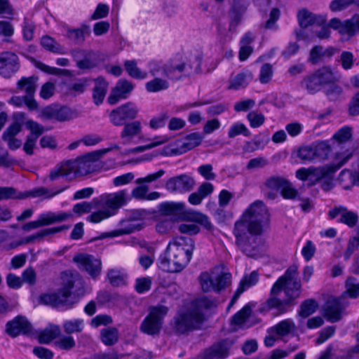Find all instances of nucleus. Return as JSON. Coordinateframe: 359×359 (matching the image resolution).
Segmentation results:
<instances>
[{"instance_id":"obj_56","label":"nucleus","mask_w":359,"mask_h":359,"mask_svg":"<svg viewBox=\"0 0 359 359\" xmlns=\"http://www.w3.org/2000/svg\"><path fill=\"white\" fill-rule=\"evenodd\" d=\"M55 345L60 349L69 351L76 346V341L72 336H62L55 341Z\"/></svg>"},{"instance_id":"obj_59","label":"nucleus","mask_w":359,"mask_h":359,"mask_svg":"<svg viewBox=\"0 0 359 359\" xmlns=\"http://www.w3.org/2000/svg\"><path fill=\"white\" fill-rule=\"evenodd\" d=\"M297 156L304 161L315 162L313 144L300 147L298 150Z\"/></svg>"},{"instance_id":"obj_60","label":"nucleus","mask_w":359,"mask_h":359,"mask_svg":"<svg viewBox=\"0 0 359 359\" xmlns=\"http://www.w3.org/2000/svg\"><path fill=\"white\" fill-rule=\"evenodd\" d=\"M89 79L86 78H82L76 81L71 83L68 89L70 92L74 93L75 95L83 93L86 87L88 86Z\"/></svg>"},{"instance_id":"obj_41","label":"nucleus","mask_w":359,"mask_h":359,"mask_svg":"<svg viewBox=\"0 0 359 359\" xmlns=\"http://www.w3.org/2000/svg\"><path fill=\"white\" fill-rule=\"evenodd\" d=\"M60 334V329L57 325H50L43 330L39 336L41 344H48L57 338Z\"/></svg>"},{"instance_id":"obj_46","label":"nucleus","mask_w":359,"mask_h":359,"mask_svg":"<svg viewBox=\"0 0 359 359\" xmlns=\"http://www.w3.org/2000/svg\"><path fill=\"white\" fill-rule=\"evenodd\" d=\"M63 329L68 334L81 332L83 329V320L81 319L65 320L63 323Z\"/></svg>"},{"instance_id":"obj_31","label":"nucleus","mask_w":359,"mask_h":359,"mask_svg":"<svg viewBox=\"0 0 359 359\" xmlns=\"http://www.w3.org/2000/svg\"><path fill=\"white\" fill-rule=\"evenodd\" d=\"M315 162L327 159L331 152V147L327 141L316 142L313 144Z\"/></svg>"},{"instance_id":"obj_30","label":"nucleus","mask_w":359,"mask_h":359,"mask_svg":"<svg viewBox=\"0 0 359 359\" xmlns=\"http://www.w3.org/2000/svg\"><path fill=\"white\" fill-rule=\"evenodd\" d=\"M252 79L250 72H241L229 80L228 88L229 90H238L247 87Z\"/></svg>"},{"instance_id":"obj_14","label":"nucleus","mask_w":359,"mask_h":359,"mask_svg":"<svg viewBox=\"0 0 359 359\" xmlns=\"http://www.w3.org/2000/svg\"><path fill=\"white\" fill-rule=\"evenodd\" d=\"M20 68L18 56L10 51L0 53V75L5 79H10Z\"/></svg>"},{"instance_id":"obj_15","label":"nucleus","mask_w":359,"mask_h":359,"mask_svg":"<svg viewBox=\"0 0 359 359\" xmlns=\"http://www.w3.org/2000/svg\"><path fill=\"white\" fill-rule=\"evenodd\" d=\"M195 184V180L191 177L183 174L168 179L165 188L170 192L182 194L191 191Z\"/></svg>"},{"instance_id":"obj_44","label":"nucleus","mask_w":359,"mask_h":359,"mask_svg":"<svg viewBox=\"0 0 359 359\" xmlns=\"http://www.w3.org/2000/svg\"><path fill=\"white\" fill-rule=\"evenodd\" d=\"M145 88L149 93H156L168 89L169 88V83L166 80L156 77L147 82L145 85Z\"/></svg>"},{"instance_id":"obj_28","label":"nucleus","mask_w":359,"mask_h":359,"mask_svg":"<svg viewBox=\"0 0 359 359\" xmlns=\"http://www.w3.org/2000/svg\"><path fill=\"white\" fill-rule=\"evenodd\" d=\"M91 29L89 25H82L76 29H67L66 36L76 44L83 43L86 38L90 36Z\"/></svg>"},{"instance_id":"obj_63","label":"nucleus","mask_w":359,"mask_h":359,"mask_svg":"<svg viewBox=\"0 0 359 359\" xmlns=\"http://www.w3.org/2000/svg\"><path fill=\"white\" fill-rule=\"evenodd\" d=\"M285 181L280 177H271L265 182V186L272 191H281Z\"/></svg>"},{"instance_id":"obj_3","label":"nucleus","mask_w":359,"mask_h":359,"mask_svg":"<svg viewBox=\"0 0 359 359\" xmlns=\"http://www.w3.org/2000/svg\"><path fill=\"white\" fill-rule=\"evenodd\" d=\"M108 151L96 150L76 159L63 161L50 172L49 179L55 181L60 177H65L72 180L93 172L96 170V162Z\"/></svg>"},{"instance_id":"obj_16","label":"nucleus","mask_w":359,"mask_h":359,"mask_svg":"<svg viewBox=\"0 0 359 359\" xmlns=\"http://www.w3.org/2000/svg\"><path fill=\"white\" fill-rule=\"evenodd\" d=\"M37 77L32 76L29 77H22L17 83V88L19 90H25L26 93V98L28 101L27 107L30 110H36L38 109V104L34 98L37 86Z\"/></svg>"},{"instance_id":"obj_9","label":"nucleus","mask_w":359,"mask_h":359,"mask_svg":"<svg viewBox=\"0 0 359 359\" xmlns=\"http://www.w3.org/2000/svg\"><path fill=\"white\" fill-rule=\"evenodd\" d=\"M297 266H290L273 284L271 288L272 294H279L284 290L287 299L286 303L289 306L295 304L294 300L299 298L302 293V284L297 279Z\"/></svg>"},{"instance_id":"obj_22","label":"nucleus","mask_w":359,"mask_h":359,"mask_svg":"<svg viewBox=\"0 0 359 359\" xmlns=\"http://www.w3.org/2000/svg\"><path fill=\"white\" fill-rule=\"evenodd\" d=\"M121 227L114 230L109 233H104L101 236V238L107 237H116L122 235L130 234L136 231L142 229V224L137 222L134 218L130 217L128 219L121 220L120 222Z\"/></svg>"},{"instance_id":"obj_39","label":"nucleus","mask_w":359,"mask_h":359,"mask_svg":"<svg viewBox=\"0 0 359 359\" xmlns=\"http://www.w3.org/2000/svg\"><path fill=\"white\" fill-rule=\"evenodd\" d=\"M256 306V303L250 302L243 306L233 316L232 321L236 325H242L250 317L252 309Z\"/></svg>"},{"instance_id":"obj_32","label":"nucleus","mask_w":359,"mask_h":359,"mask_svg":"<svg viewBox=\"0 0 359 359\" xmlns=\"http://www.w3.org/2000/svg\"><path fill=\"white\" fill-rule=\"evenodd\" d=\"M119 339L118 330L114 327H108L100 331V339L102 342L108 346L116 344Z\"/></svg>"},{"instance_id":"obj_36","label":"nucleus","mask_w":359,"mask_h":359,"mask_svg":"<svg viewBox=\"0 0 359 359\" xmlns=\"http://www.w3.org/2000/svg\"><path fill=\"white\" fill-rule=\"evenodd\" d=\"M203 138V135L199 134L198 133H194L188 135L184 139L183 142H182V144L180 146L181 152H186L198 146L201 143Z\"/></svg>"},{"instance_id":"obj_13","label":"nucleus","mask_w":359,"mask_h":359,"mask_svg":"<svg viewBox=\"0 0 359 359\" xmlns=\"http://www.w3.org/2000/svg\"><path fill=\"white\" fill-rule=\"evenodd\" d=\"M138 111L139 109L134 103L127 102L111 111L110 121L116 126H123L126 121L135 119Z\"/></svg>"},{"instance_id":"obj_49","label":"nucleus","mask_w":359,"mask_h":359,"mask_svg":"<svg viewBox=\"0 0 359 359\" xmlns=\"http://www.w3.org/2000/svg\"><path fill=\"white\" fill-rule=\"evenodd\" d=\"M22 27L23 39L27 41H32L34 39L35 32V25L34 22L27 17H25Z\"/></svg>"},{"instance_id":"obj_33","label":"nucleus","mask_w":359,"mask_h":359,"mask_svg":"<svg viewBox=\"0 0 359 359\" xmlns=\"http://www.w3.org/2000/svg\"><path fill=\"white\" fill-rule=\"evenodd\" d=\"M278 294H272L271 292V297L264 304L262 310H270L272 309H276L279 313H284L287 311V307L290 306L286 303L285 299L281 300L277 297Z\"/></svg>"},{"instance_id":"obj_34","label":"nucleus","mask_w":359,"mask_h":359,"mask_svg":"<svg viewBox=\"0 0 359 359\" xmlns=\"http://www.w3.org/2000/svg\"><path fill=\"white\" fill-rule=\"evenodd\" d=\"M219 205L217 208H215L216 206L215 203L209 202L207 205L209 210L212 212V214L215 219L219 222L222 223L224 222V189L222 190L219 195Z\"/></svg>"},{"instance_id":"obj_48","label":"nucleus","mask_w":359,"mask_h":359,"mask_svg":"<svg viewBox=\"0 0 359 359\" xmlns=\"http://www.w3.org/2000/svg\"><path fill=\"white\" fill-rule=\"evenodd\" d=\"M168 141V137L166 135L164 136H158L156 137L153 142L150 144L144 145V146H139L137 147H135L130 150L132 153H140L143 152L144 151L151 149L154 147H156L157 146L161 145Z\"/></svg>"},{"instance_id":"obj_51","label":"nucleus","mask_w":359,"mask_h":359,"mask_svg":"<svg viewBox=\"0 0 359 359\" xmlns=\"http://www.w3.org/2000/svg\"><path fill=\"white\" fill-rule=\"evenodd\" d=\"M322 85L332 83L336 79L331 69L328 67H323L315 72Z\"/></svg>"},{"instance_id":"obj_1","label":"nucleus","mask_w":359,"mask_h":359,"mask_svg":"<svg viewBox=\"0 0 359 359\" xmlns=\"http://www.w3.org/2000/svg\"><path fill=\"white\" fill-rule=\"evenodd\" d=\"M269 223V214L262 201H256L235 223L236 244L247 257L257 259L266 253L268 245L262 237Z\"/></svg>"},{"instance_id":"obj_11","label":"nucleus","mask_w":359,"mask_h":359,"mask_svg":"<svg viewBox=\"0 0 359 359\" xmlns=\"http://www.w3.org/2000/svg\"><path fill=\"white\" fill-rule=\"evenodd\" d=\"M168 311V308L163 305L150 307L149 314L141 323L140 330L149 335L158 334L162 327L163 318Z\"/></svg>"},{"instance_id":"obj_55","label":"nucleus","mask_w":359,"mask_h":359,"mask_svg":"<svg viewBox=\"0 0 359 359\" xmlns=\"http://www.w3.org/2000/svg\"><path fill=\"white\" fill-rule=\"evenodd\" d=\"M273 75V67L269 63H264L260 69L259 79L262 83L266 84L271 81Z\"/></svg>"},{"instance_id":"obj_58","label":"nucleus","mask_w":359,"mask_h":359,"mask_svg":"<svg viewBox=\"0 0 359 359\" xmlns=\"http://www.w3.org/2000/svg\"><path fill=\"white\" fill-rule=\"evenodd\" d=\"M229 137H234L238 135H243L245 137L250 135V132L246 128V126L242 123H236L233 124L229 130Z\"/></svg>"},{"instance_id":"obj_38","label":"nucleus","mask_w":359,"mask_h":359,"mask_svg":"<svg viewBox=\"0 0 359 359\" xmlns=\"http://www.w3.org/2000/svg\"><path fill=\"white\" fill-rule=\"evenodd\" d=\"M224 357V342L221 341L207 349L202 359H222Z\"/></svg>"},{"instance_id":"obj_24","label":"nucleus","mask_w":359,"mask_h":359,"mask_svg":"<svg viewBox=\"0 0 359 359\" xmlns=\"http://www.w3.org/2000/svg\"><path fill=\"white\" fill-rule=\"evenodd\" d=\"M249 5V0H234L233 6L229 12L230 30L234 29L240 23L241 16Z\"/></svg>"},{"instance_id":"obj_5","label":"nucleus","mask_w":359,"mask_h":359,"mask_svg":"<svg viewBox=\"0 0 359 359\" xmlns=\"http://www.w3.org/2000/svg\"><path fill=\"white\" fill-rule=\"evenodd\" d=\"M62 287L56 292L42 294L40 302L53 307L70 309L76 302L71 299L72 290L74 287H83V280L78 273H63L62 274Z\"/></svg>"},{"instance_id":"obj_42","label":"nucleus","mask_w":359,"mask_h":359,"mask_svg":"<svg viewBox=\"0 0 359 359\" xmlns=\"http://www.w3.org/2000/svg\"><path fill=\"white\" fill-rule=\"evenodd\" d=\"M302 86L310 94H314L320 90L323 85L314 73L313 74L304 78L302 81Z\"/></svg>"},{"instance_id":"obj_57","label":"nucleus","mask_w":359,"mask_h":359,"mask_svg":"<svg viewBox=\"0 0 359 359\" xmlns=\"http://www.w3.org/2000/svg\"><path fill=\"white\" fill-rule=\"evenodd\" d=\"M347 20L341 21L337 18H334L330 20L329 27L337 30L341 34H346L349 36L348 27L347 26Z\"/></svg>"},{"instance_id":"obj_43","label":"nucleus","mask_w":359,"mask_h":359,"mask_svg":"<svg viewBox=\"0 0 359 359\" xmlns=\"http://www.w3.org/2000/svg\"><path fill=\"white\" fill-rule=\"evenodd\" d=\"M27 194L19 193L15 189L11 187H0V201L8 199H23L27 198Z\"/></svg>"},{"instance_id":"obj_53","label":"nucleus","mask_w":359,"mask_h":359,"mask_svg":"<svg viewBox=\"0 0 359 359\" xmlns=\"http://www.w3.org/2000/svg\"><path fill=\"white\" fill-rule=\"evenodd\" d=\"M259 281V273L256 271H253L250 275L245 276L241 280L239 288L243 290V292L248 288L255 285Z\"/></svg>"},{"instance_id":"obj_2","label":"nucleus","mask_w":359,"mask_h":359,"mask_svg":"<svg viewBox=\"0 0 359 359\" xmlns=\"http://www.w3.org/2000/svg\"><path fill=\"white\" fill-rule=\"evenodd\" d=\"M130 199L127 189L111 194H103L99 197L93 198L91 201L76 203L73 207V212L81 215L99 208L98 210L92 212L86 218L87 221L97 224L116 215L118 210L126 205Z\"/></svg>"},{"instance_id":"obj_6","label":"nucleus","mask_w":359,"mask_h":359,"mask_svg":"<svg viewBox=\"0 0 359 359\" xmlns=\"http://www.w3.org/2000/svg\"><path fill=\"white\" fill-rule=\"evenodd\" d=\"M215 305L208 297H201L192 302L187 312L175 318V330L183 334L194 329H199L205 320V311Z\"/></svg>"},{"instance_id":"obj_20","label":"nucleus","mask_w":359,"mask_h":359,"mask_svg":"<svg viewBox=\"0 0 359 359\" xmlns=\"http://www.w3.org/2000/svg\"><path fill=\"white\" fill-rule=\"evenodd\" d=\"M348 155L337 165H324L320 167H310V181L316 182L323 179H330L332 175L344 165L350 158Z\"/></svg>"},{"instance_id":"obj_40","label":"nucleus","mask_w":359,"mask_h":359,"mask_svg":"<svg viewBox=\"0 0 359 359\" xmlns=\"http://www.w3.org/2000/svg\"><path fill=\"white\" fill-rule=\"evenodd\" d=\"M125 69L128 75L136 79H144L147 77V73L142 71L137 65L135 60H126L124 63Z\"/></svg>"},{"instance_id":"obj_52","label":"nucleus","mask_w":359,"mask_h":359,"mask_svg":"<svg viewBox=\"0 0 359 359\" xmlns=\"http://www.w3.org/2000/svg\"><path fill=\"white\" fill-rule=\"evenodd\" d=\"M68 229L67 226L62 225L60 226L53 227L43 229L39 232H36L34 234H32L34 241H41L44 237H47L49 236H52L55 233L62 231L63 230H66Z\"/></svg>"},{"instance_id":"obj_50","label":"nucleus","mask_w":359,"mask_h":359,"mask_svg":"<svg viewBox=\"0 0 359 359\" xmlns=\"http://www.w3.org/2000/svg\"><path fill=\"white\" fill-rule=\"evenodd\" d=\"M339 58V62L344 70H349L353 67L355 58L353 53L347 50L342 51Z\"/></svg>"},{"instance_id":"obj_54","label":"nucleus","mask_w":359,"mask_h":359,"mask_svg":"<svg viewBox=\"0 0 359 359\" xmlns=\"http://www.w3.org/2000/svg\"><path fill=\"white\" fill-rule=\"evenodd\" d=\"M280 194L285 199L294 200L299 197L298 191L287 180L285 181Z\"/></svg>"},{"instance_id":"obj_62","label":"nucleus","mask_w":359,"mask_h":359,"mask_svg":"<svg viewBox=\"0 0 359 359\" xmlns=\"http://www.w3.org/2000/svg\"><path fill=\"white\" fill-rule=\"evenodd\" d=\"M170 116L167 112L162 113L157 116L152 118L149 121V126L151 129L156 130L164 127Z\"/></svg>"},{"instance_id":"obj_47","label":"nucleus","mask_w":359,"mask_h":359,"mask_svg":"<svg viewBox=\"0 0 359 359\" xmlns=\"http://www.w3.org/2000/svg\"><path fill=\"white\" fill-rule=\"evenodd\" d=\"M65 189V188H63V189L57 190L55 191H52L46 187H39L38 189H35L32 190L30 192L22 193V194H27L28 195L27 197L28 196H32V197L45 196L47 198H52V197L60 194Z\"/></svg>"},{"instance_id":"obj_45","label":"nucleus","mask_w":359,"mask_h":359,"mask_svg":"<svg viewBox=\"0 0 359 359\" xmlns=\"http://www.w3.org/2000/svg\"><path fill=\"white\" fill-rule=\"evenodd\" d=\"M41 46L47 50L54 53H63L62 47L52 37L43 36L41 39Z\"/></svg>"},{"instance_id":"obj_27","label":"nucleus","mask_w":359,"mask_h":359,"mask_svg":"<svg viewBox=\"0 0 359 359\" xmlns=\"http://www.w3.org/2000/svg\"><path fill=\"white\" fill-rule=\"evenodd\" d=\"M123 126L120 137L124 144L131 142L134 137L140 136L141 134L142 125L138 121L130 122Z\"/></svg>"},{"instance_id":"obj_26","label":"nucleus","mask_w":359,"mask_h":359,"mask_svg":"<svg viewBox=\"0 0 359 359\" xmlns=\"http://www.w3.org/2000/svg\"><path fill=\"white\" fill-rule=\"evenodd\" d=\"M295 330L296 325L294 320L291 318H287L270 327L268 332L271 334H275L280 339H283Z\"/></svg>"},{"instance_id":"obj_10","label":"nucleus","mask_w":359,"mask_h":359,"mask_svg":"<svg viewBox=\"0 0 359 359\" xmlns=\"http://www.w3.org/2000/svg\"><path fill=\"white\" fill-rule=\"evenodd\" d=\"M198 279L204 292L220 291L224 287V265L220 264L210 271L202 272Z\"/></svg>"},{"instance_id":"obj_19","label":"nucleus","mask_w":359,"mask_h":359,"mask_svg":"<svg viewBox=\"0 0 359 359\" xmlns=\"http://www.w3.org/2000/svg\"><path fill=\"white\" fill-rule=\"evenodd\" d=\"M74 261L86 271L91 277L95 278L100 275L102 268L101 261L93 255H79L74 257Z\"/></svg>"},{"instance_id":"obj_18","label":"nucleus","mask_w":359,"mask_h":359,"mask_svg":"<svg viewBox=\"0 0 359 359\" xmlns=\"http://www.w3.org/2000/svg\"><path fill=\"white\" fill-rule=\"evenodd\" d=\"M330 219H335L340 216L339 222L347 225L348 227H354L358 222V215L356 212L348 210L346 207L337 205L328 212Z\"/></svg>"},{"instance_id":"obj_17","label":"nucleus","mask_w":359,"mask_h":359,"mask_svg":"<svg viewBox=\"0 0 359 359\" xmlns=\"http://www.w3.org/2000/svg\"><path fill=\"white\" fill-rule=\"evenodd\" d=\"M32 326L27 318L18 316L6 325V332L11 337H16L20 334H27L32 332Z\"/></svg>"},{"instance_id":"obj_21","label":"nucleus","mask_w":359,"mask_h":359,"mask_svg":"<svg viewBox=\"0 0 359 359\" xmlns=\"http://www.w3.org/2000/svg\"><path fill=\"white\" fill-rule=\"evenodd\" d=\"M134 88V85L126 79H120L108 97V102L115 104L119 100L128 97Z\"/></svg>"},{"instance_id":"obj_8","label":"nucleus","mask_w":359,"mask_h":359,"mask_svg":"<svg viewBox=\"0 0 359 359\" xmlns=\"http://www.w3.org/2000/svg\"><path fill=\"white\" fill-rule=\"evenodd\" d=\"M158 208L162 215L177 217L183 221L197 223L208 231L213 229V225L206 215L187 208L184 202L166 201L160 203Z\"/></svg>"},{"instance_id":"obj_29","label":"nucleus","mask_w":359,"mask_h":359,"mask_svg":"<svg viewBox=\"0 0 359 359\" xmlns=\"http://www.w3.org/2000/svg\"><path fill=\"white\" fill-rule=\"evenodd\" d=\"M95 86L93 91V102L96 105H100L102 103L107 90L108 83L102 77H98L94 80Z\"/></svg>"},{"instance_id":"obj_23","label":"nucleus","mask_w":359,"mask_h":359,"mask_svg":"<svg viewBox=\"0 0 359 359\" xmlns=\"http://www.w3.org/2000/svg\"><path fill=\"white\" fill-rule=\"evenodd\" d=\"M297 18L301 28H306L314 25L321 26L326 22L325 16L313 14L306 9L299 11Z\"/></svg>"},{"instance_id":"obj_7","label":"nucleus","mask_w":359,"mask_h":359,"mask_svg":"<svg viewBox=\"0 0 359 359\" xmlns=\"http://www.w3.org/2000/svg\"><path fill=\"white\" fill-rule=\"evenodd\" d=\"M168 248V252H170L171 257L173 259L174 264L172 267H169L168 264H164L163 267L169 273H179L190 262L195 249V244L191 238L178 236L169 242Z\"/></svg>"},{"instance_id":"obj_64","label":"nucleus","mask_w":359,"mask_h":359,"mask_svg":"<svg viewBox=\"0 0 359 359\" xmlns=\"http://www.w3.org/2000/svg\"><path fill=\"white\" fill-rule=\"evenodd\" d=\"M149 191V187L146 184H141L136 187L132 190L131 195L130 194V198H134L137 200H145L147 194ZM128 193H129L128 191ZM131 199H130V201Z\"/></svg>"},{"instance_id":"obj_12","label":"nucleus","mask_w":359,"mask_h":359,"mask_svg":"<svg viewBox=\"0 0 359 359\" xmlns=\"http://www.w3.org/2000/svg\"><path fill=\"white\" fill-rule=\"evenodd\" d=\"M348 305V302L344 295L340 298L329 299L324 306L323 316L330 323L338 322L341 319Z\"/></svg>"},{"instance_id":"obj_61","label":"nucleus","mask_w":359,"mask_h":359,"mask_svg":"<svg viewBox=\"0 0 359 359\" xmlns=\"http://www.w3.org/2000/svg\"><path fill=\"white\" fill-rule=\"evenodd\" d=\"M346 292L351 298H357L359 297V283L353 277H349L346 283Z\"/></svg>"},{"instance_id":"obj_35","label":"nucleus","mask_w":359,"mask_h":359,"mask_svg":"<svg viewBox=\"0 0 359 359\" xmlns=\"http://www.w3.org/2000/svg\"><path fill=\"white\" fill-rule=\"evenodd\" d=\"M107 278L113 286H121L126 284L128 275L123 269H111L107 272Z\"/></svg>"},{"instance_id":"obj_4","label":"nucleus","mask_w":359,"mask_h":359,"mask_svg":"<svg viewBox=\"0 0 359 359\" xmlns=\"http://www.w3.org/2000/svg\"><path fill=\"white\" fill-rule=\"evenodd\" d=\"M202 55H191L188 61L182 58H172L165 64L153 61L149 65V72L153 76L162 75L171 80H178L184 76H190L201 70Z\"/></svg>"},{"instance_id":"obj_25","label":"nucleus","mask_w":359,"mask_h":359,"mask_svg":"<svg viewBox=\"0 0 359 359\" xmlns=\"http://www.w3.org/2000/svg\"><path fill=\"white\" fill-rule=\"evenodd\" d=\"M73 216L72 212H58L55 213L53 212H47L46 213L41 214L38 217V220L41 227L44 226L50 225L54 223L61 222L66 221Z\"/></svg>"},{"instance_id":"obj_37","label":"nucleus","mask_w":359,"mask_h":359,"mask_svg":"<svg viewBox=\"0 0 359 359\" xmlns=\"http://www.w3.org/2000/svg\"><path fill=\"white\" fill-rule=\"evenodd\" d=\"M318 308L317 302L313 299H308L304 301L298 311V316L302 318H306L314 313Z\"/></svg>"}]
</instances>
